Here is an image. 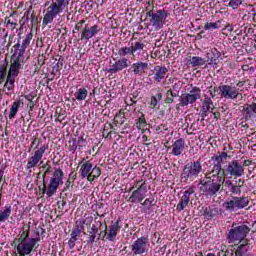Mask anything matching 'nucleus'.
Listing matches in <instances>:
<instances>
[{
    "mask_svg": "<svg viewBox=\"0 0 256 256\" xmlns=\"http://www.w3.org/2000/svg\"><path fill=\"white\" fill-rule=\"evenodd\" d=\"M245 165H247V161L241 164L239 161L234 160L228 164L226 171L231 177H243L245 175Z\"/></svg>",
    "mask_w": 256,
    "mask_h": 256,
    "instance_id": "14",
    "label": "nucleus"
},
{
    "mask_svg": "<svg viewBox=\"0 0 256 256\" xmlns=\"http://www.w3.org/2000/svg\"><path fill=\"white\" fill-rule=\"evenodd\" d=\"M225 29H226V31H228L229 33H233V27L231 26V24H228Z\"/></svg>",
    "mask_w": 256,
    "mask_h": 256,
    "instance_id": "49",
    "label": "nucleus"
},
{
    "mask_svg": "<svg viewBox=\"0 0 256 256\" xmlns=\"http://www.w3.org/2000/svg\"><path fill=\"white\" fill-rule=\"evenodd\" d=\"M118 55L120 56V58L127 57V55H132L131 47H121L118 50Z\"/></svg>",
    "mask_w": 256,
    "mask_h": 256,
    "instance_id": "38",
    "label": "nucleus"
},
{
    "mask_svg": "<svg viewBox=\"0 0 256 256\" xmlns=\"http://www.w3.org/2000/svg\"><path fill=\"white\" fill-rule=\"evenodd\" d=\"M149 249V239L146 237L138 238L131 245V250L133 255H143V253H147Z\"/></svg>",
    "mask_w": 256,
    "mask_h": 256,
    "instance_id": "15",
    "label": "nucleus"
},
{
    "mask_svg": "<svg viewBox=\"0 0 256 256\" xmlns=\"http://www.w3.org/2000/svg\"><path fill=\"white\" fill-rule=\"evenodd\" d=\"M76 241H77V238H74L73 236L70 237V239L68 241L69 249H74L75 248Z\"/></svg>",
    "mask_w": 256,
    "mask_h": 256,
    "instance_id": "46",
    "label": "nucleus"
},
{
    "mask_svg": "<svg viewBox=\"0 0 256 256\" xmlns=\"http://www.w3.org/2000/svg\"><path fill=\"white\" fill-rule=\"evenodd\" d=\"M79 174L82 179H87V181L92 183L94 179H99V177H101V168L97 166L93 167V163L90 161H82Z\"/></svg>",
    "mask_w": 256,
    "mask_h": 256,
    "instance_id": "5",
    "label": "nucleus"
},
{
    "mask_svg": "<svg viewBox=\"0 0 256 256\" xmlns=\"http://www.w3.org/2000/svg\"><path fill=\"white\" fill-rule=\"evenodd\" d=\"M96 237H97V234H90L89 237H88V243L93 245V243H95Z\"/></svg>",
    "mask_w": 256,
    "mask_h": 256,
    "instance_id": "48",
    "label": "nucleus"
},
{
    "mask_svg": "<svg viewBox=\"0 0 256 256\" xmlns=\"http://www.w3.org/2000/svg\"><path fill=\"white\" fill-rule=\"evenodd\" d=\"M45 151H47V146L43 145L39 147L37 145L34 149V152L28 158L26 169H35V167H39V165H43V156L45 155Z\"/></svg>",
    "mask_w": 256,
    "mask_h": 256,
    "instance_id": "6",
    "label": "nucleus"
},
{
    "mask_svg": "<svg viewBox=\"0 0 256 256\" xmlns=\"http://www.w3.org/2000/svg\"><path fill=\"white\" fill-rule=\"evenodd\" d=\"M70 0H56L52 1L50 7L47 8L46 14L43 18V25H49L53 23V19L60 15V13H67L69 11Z\"/></svg>",
    "mask_w": 256,
    "mask_h": 256,
    "instance_id": "2",
    "label": "nucleus"
},
{
    "mask_svg": "<svg viewBox=\"0 0 256 256\" xmlns=\"http://www.w3.org/2000/svg\"><path fill=\"white\" fill-rule=\"evenodd\" d=\"M195 193V188L190 187L184 191L178 205L176 206L177 211H184L191 202V196Z\"/></svg>",
    "mask_w": 256,
    "mask_h": 256,
    "instance_id": "17",
    "label": "nucleus"
},
{
    "mask_svg": "<svg viewBox=\"0 0 256 256\" xmlns=\"http://www.w3.org/2000/svg\"><path fill=\"white\" fill-rule=\"evenodd\" d=\"M225 187H233V182H231V180H226Z\"/></svg>",
    "mask_w": 256,
    "mask_h": 256,
    "instance_id": "50",
    "label": "nucleus"
},
{
    "mask_svg": "<svg viewBox=\"0 0 256 256\" xmlns=\"http://www.w3.org/2000/svg\"><path fill=\"white\" fill-rule=\"evenodd\" d=\"M88 95L89 91H87V88H78L74 93V99L76 101H85Z\"/></svg>",
    "mask_w": 256,
    "mask_h": 256,
    "instance_id": "29",
    "label": "nucleus"
},
{
    "mask_svg": "<svg viewBox=\"0 0 256 256\" xmlns=\"http://www.w3.org/2000/svg\"><path fill=\"white\" fill-rule=\"evenodd\" d=\"M241 185H243V180H242V179H239V180H238V186L241 187Z\"/></svg>",
    "mask_w": 256,
    "mask_h": 256,
    "instance_id": "54",
    "label": "nucleus"
},
{
    "mask_svg": "<svg viewBox=\"0 0 256 256\" xmlns=\"http://www.w3.org/2000/svg\"><path fill=\"white\" fill-rule=\"evenodd\" d=\"M167 73L169 70L165 66H156L153 70V80L156 83H161V81H165L167 78Z\"/></svg>",
    "mask_w": 256,
    "mask_h": 256,
    "instance_id": "18",
    "label": "nucleus"
},
{
    "mask_svg": "<svg viewBox=\"0 0 256 256\" xmlns=\"http://www.w3.org/2000/svg\"><path fill=\"white\" fill-rule=\"evenodd\" d=\"M5 77H7V68L1 67L0 68V85L5 81Z\"/></svg>",
    "mask_w": 256,
    "mask_h": 256,
    "instance_id": "43",
    "label": "nucleus"
},
{
    "mask_svg": "<svg viewBox=\"0 0 256 256\" xmlns=\"http://www.w3.org/2000/svg\"><path fill=\"white\" fill-rule=\"evenodd\" d=\"M45 173H49V168H47L46 172Z\"/></svg>",
    "mask_w": 256,
    "mask_h": 256,
    "instance_id": "60",
    "label": "nucleus"
},
{
    "mask_svg": "<svg viewBox=\"0 0 256 256\" xmlns=\"http://www.w3.org/2000/svg\"><path fill=\"white\" fill-rule=\"evenodd\" d=\"M33 39V33H29L27 34V36L25 37V39L22 42L21 48L20 49H16L14 51V53H17L18 55H25V51L27 49V47H29V45H31V40Z\"/></svg>",
    "mask_w": 256,
    "mask_h": 256,
    "instance_id": "25",
    "label": "nucleus"
},
{
    "mask_svg": "<svg viewBox=\"0 0 256 256\" xmlns=\"http://www.w3.org/2000/svg\"><path fill=\"white\" fill-rule=\"evenodd\" d=\"M113 61L114 63L107 69V73H111V75H115V73H119L131 65V60L126 57L114 58Z\"/></svg>",
    "mask_w": 256,
    "mask_h": 256,
    "instance_id": "13",
    "label": "nucleus"
},
{
    "mask_svg": "<svg viewBox=\"0 0 256 256\" xmlns=\"http://www.w3.org/2000/svg\"><path fill=\"white\" fill-rule=\"evenodd\" d=\"M35 245H37V239L29 237V229L23 230L20 234V237L18 238V244L16 246L18 255H31L33 249L35 248Z\"/></svg>",
    "mask_w": 256,
    "mask_h": 256,
    "instance_id": "3",
    "label": "nucleus"
},
{
    "mask_svg": "<svg viewBox=\"0 0 256 256\" xmlns=\"http://www.w3.org/2000/svg\"><path fill=\"white\" fill-rule=\"evenodd\" d=\"M4 87H6L9 92L13 91V89H15V77L8 75Z\"/></svg>",
    "mask_w": 256,
    "mask_h": 256,
    "instance_id": "34",
    "label": "nucleus"
},
{
    "mask_svg": "<svg viewBox=\"0 0 256 256\" xmlns=\"http://www.w3.org/2000/svg\"><path fill=\"white\" fill-rule=\"evenodd\" d=\"M249 231H251V228L247 225H240L232 228L228 233L229 242L243 241V239L247 237Z\"/></svg>",
    "mask_w": 256,
    "mask_h": 256,
    "instance_id": "12",
    "label": "nucleus"
},
{
    "mask_svg": "<svg viewBox=\"0 0 256 256\" xmlns=\"http://www.w3.org/2000/svg\"><path fill=\"white\" fill-rule=\"evenodd\" d=\"M243 115H245L246 118H251L253 117V114H256V103H252V104H245L243 106Z\"/></svg>",
    "mask_w": 256,
    "mask_h": 256,
    "instance_id": "27",
    "label": "nucleus"
},
{
    "mask_svg": "<svg viewBox=\"0 0 256 256\" xmlns=\"http://www.w3.org/2000/svg\"><path fill=\"white\" fill-rule=\"evenodd\" d=\"M76 223L80 227H85V225H87V227H90L91 223H93V216H88L85 219H79L76 221Z\"/></svg>",
    "mask_w": 256,
    "mask_h": 256,
    "instance_id": "36",
    "label": "nucleus"
},
{
    "mask_svg": "<svg viewBox=\"0 0 256 256\" xmlns=\"http://www.w3.org/2000/svg\"><path fill=\"white\" fill-rule=\"evenodd\" d=\"M136 127L137 129H145V127H147V121H145V116H141L138 119V122L136 123Z\"/></svg>",
    "mask_w": 256,
    "mask_h": 256,
    "instance_id": "42",
    "label": "nucleus"
},
{
    "mask_svg": "<svg viewBox=\"0 0 256 256\" xmlns=\"http://www.w3.org/2000/svg\"><path fill=\"white\" fill-rule=\"evenodd\" d=\"M183 151H185V140L179 138L172 144V155H174L175 157H179V155H181Z\"/></svg>",
    "mask_w": 256,
    "mask_h": 256,
    "instance_id": "20",
    "label": "nucleus"
},
{
    "mask_svg": "<svg viewBox=\"0 0 256 256\" xmlns=\"http://www.w3.org/2000/svg\"><path fill=\"white\" fill-rule=\"evenodd\" d=\"M147 202H149V199H146V200H145V204H146V205H147Z\"/></svg>",
    "mask_w": 256,
    "mask_h": 256,
    "instance_id": "59",
    "label": "nucleus"
},
{
    "mask_svg": "<svg viewBox=\"0 0 256 256\" xmlns=\"http://www.w3.org/2000/svg\"><path fill=\"white\" fill-rule=\"evenodd\" d=\"M173 102V97H166L165 103H172Z\"/></svg>",
    "mask_w": 256,
    "mask_h": 256,
    "instance_id": "52",
    "label": "nucleus"
},
{
    "mask_svg": "<svg viewBox=\"0 0 256 256\" xmlns=\"http://www.w3.org/2000/svg\"><path fill=\"white\" fill-rule=\"evenodd\" d=\"M230 191L232 195H239L241 193V186H232Z\"/></svg>",
    "mask_w": 256,
    "mask_h": 256,
    "instance_id": "45",
    "label": "nucleus"
},
{
    "mask_svg": "<svg viewBox=\"0 0 256 256\" xmlns=\"http://www.w3.org/2000/svg\"><path fill=\"white\" fill-rule=\"evenodd\" d=\"M224 159H227V153H225V152H223L219 156H216V161H217L216 165H220V167H221V163H223Z\"/></svg>",
    "mask_w": 256,
    "mask_h": 256,
    "instance_id": "44",
    "label": "nucleus"
},
{
    "mask_svg": "<svg viewBox=\"0 0 256 256\" xmlns=\"http://www.w3.org/2000/svg\"><path fill=\"white\" fill-rule=\"evenodd\" d=\"M202 171L203 166H201V162L188 163L183 169L182 179H185V181H195Z\"/></svg>",
    "mask_w": 256,
    "mask_h": 256,
    "instance_id": "7",
    "label": "nucleus"
},
{
    "mask_svg": "<svg viewBox=\"0 0 256 256\" xmlns=\"http://www.w3.org/2000/svg\"><path fill=\"white\" fill-rule=\"evenodd\" d=\"M249 205V199L245 197H232L223 203V207L226 211H239V209H245Z\"/></svg>",
    "mask_w": 256,
    "mask_h": 256,
    "instance_id": "9",
    "label": "nucleus"
},
{
    "mask_svg": "<svg viewBox=\"0 0 256 256\" xmlns=\"http://www.w3.org/2000/svg\"><path fill=\"white\" fill-rule=\"evenodd\" d=\"M217 215H219V208L208 207V208H205L204 210V217L208 221H211V219H215Z\"/></svg>",
    "mask_w": 256,
    "mask_h": 256,
    "instance_id": "28",
    "label": "nucleus"
},
{
    "mask_svg": "<svg viewBox=\"0 0 256 256\" xmlns=\"http://www.w3.org/2000/svg\"><path fill=\"white\" fill-rule=\"evenodd\" d=\"M145 199V191H143V187H139L137 190L132 192V195L129 198L131 203H141Z\"/></svg>",
    "mask_w": 256,
    "mask_h": 256,
    "instance_id": "23",
    "label": "nucleus"
},
{
    "mask_svg": "<svg viewBox=\"0 0 256 256\" xmlns=\"http://www.w3.org/2000/svg\"><path fill=\"white\" fill-rule=\"evenodd\" d=\"M149 68V63L147 62H136L133 63L131 66L132 72L134 73V75H143V73H145V71H147V69Z\"/></svg>",
    "mask_w": 256,
    "mask_h": 256,
    "instance_id": "21",
    "label": "nucleus"
},
{
    "mask_svg": "<svg viewBox=\"0 0 256 256\" xmlns=\"http://www.w3.org/2000/svg\"><path fill=\"white\" fill-rule=\"evenodd\" d=\"M19 107H21V100H15L10 108L9 119H15L17 113H19Z\"/></svg>",
    "mask_w": 256,
    "mask_h": 256,
    "instance_id": "30",
    "label": "nucleus"
},
{
    "mask_svg": "<svg viewBox=\"0 0 256 256\" xmlns=\"http://www.w3.org/2000/svg\"><path fill=\"white\" fill-rule=\"evenodd\" d=\"M15 47H16V49H21V44L17 43V44L15 45Z\"/></svg>",
    "mask_w": 256,
    "mask_h": 256,
    "instance_id": "56",
    "label": "nucleus"
},
{
    "mask_svg": "<svg viewBox=\"0 0 256 256\" xmlns=\"http://www.w3.org/2000/svg\"><path fill=\"white\" fill-rule=\"evenodd\" d=\"M188 61H189V64L191 65V67H201V66L205 65V63H206L204 58H201L199 56L190 57V59Z\"/></svg>",
    "mask_w": 256,
    "mask_h": 256,
    "instance_id": "32",
    "label": "nucleus"
},
{
    "mask_svg": "<svg viewBox=\"0 0 256 256\" xmlns=\"http://www.w3.org/2000/svg\"><path fill=\"white\" fill-rule=\"evenodd\" d=\"M130 49L132 51V57H135V55H141V51L145 49V44L141 41H137L135 43H131Z\"/></svg>",
    "mask_w": 256,
    "mask_h": 256,
    "instance_id": "26",
    "label": "nucleus"
},
{
    "mask_svg": "<svg viewBox=\"0 0 256 256\" xmlns=\"http://www.w3.org/2000/svg\"><path fill=\"white\" fill-rule=\"evenodd\" d=\"M147 15L150 17V25L153 27L154 31L163 29V25H165V21L167 19V11L158 10L156 13L150 11Z\"/></svg>",
    "mask_w": 256,
    "mask_h": 256,
    "instance_id": "10",
    "label": "nucleus"
},
{
    "mask_svg": "<svg viewBox=\"0 0 256 256\" xmlns=\"http://www.w3.org/2000/svg\"><path fill=\"white\" fill-rule=\"evenodd\" d=\"M221 27V20H218L217 22H207L204 25L205 31H215V29H219Z\"/></svg>",
    "mask_w": 256,
    "mask_h": 256,
    "instance_id": "35",
    "label": "nucleus"
},
{
    "mask_svg": "<svg viewBox=\"0 0 256 256\" xmlns=\"http://www.w3.org/2000/svg\"><path fill=\"white\" fill-rule=\"evenodd\" d=\"M97 233H99V228L97 227V225L93 224L91 227L90 234L97 235Z\"/></svg>",
    "mask_w": 256,
    "mask_h": 256,
    "instance_id": "47",
    "label": "nucleus"
},
{
    "mask_svg": "<svg viewBox=\"0 0 256 256\" xmlns=\"http://www.w3.org/2000/svg\"><path fill=\"white\" fill-rule=\"evenodd\" d=\"M225 183V170L219 164H214L212 170L205 174V177L200 181L199 189L201 193L207 197H213L221 191Z\"/></svg>",
    "mask_w": 256,
    "mask_h": 256,
    "instance_id": "1",
    "label": "nucleus"
},
{
    "mask_svg": "<svg viewBox=\"0 0 256 256\" xmlns=\"http://www.w3.org/2000/svg\"><path fill=\"white\" fill-rule=\"evenodd\" d=\"M245 85L244 82H238L236 84H224L219 86V95L221 99H230L231 101H235V99H239V97H243L241 94V87Z\"/></svg>",
    "mask_w": 256,
    "mask_h": 256,
    "instance_id": "4",
    "label": "nucleus"
},
{
    "mask_svg": "<svg viewBox=\"0 0 256 256\" xmlns=\"http://www.w3.org/2000/svg\"><path fill=\"white\" fill-rule=\"evenodd\" d=\"M85 229V226H80L79 224H77V222L75 223V227L71 232V237H74L77 239V237H79V235H81V232Z\"/></svg>",
    "mask_w": 256,
    "mask_h": 256,
    "instance_id": "37",
    "label": "nucleus"
},
{
    "mask_svg": "<svg viewBox=\"0 0 256 256\" xmlns=\"http://www.w3.org/2000/svg\"><path fill=\"white\" fill-rule=\"evenodd\" d=\"M243 5V0H230L228 3V7H231V9H239Z\"/></svg>",
    "mask_w": 256,
    "mask_h": 256,
    "instance_id": "41",
    "label": "nucleus"
},
{
    "mask_svg": "<svg viewBox=\"0 0 256 256\" xmlns=\"http://www.w3.org/2000/svg\"><path fill=\"white\" fill-rule=\"evenodd\" d=\"M1 179H3V171H0V183H1Z\"/></svg>",
    "mask_w": 256,
    "mask_h": 256,
    "instance_id": "57",
    "label": "nucleus"
},
{
    "mask_svg": "<svg viewBox=\"0 0 256 256\" xmlns=\"http://www.w3.org/2000/svg\"><path fill=\"white\" fill-rule=\"evenodd\" d=\"M35 143H37V138H35L32 143H31V147H33V145H35Z\"/></svg>",
    "mask_w": 256,
    "mask_h": 256,
    "instance_id": "55",
    "label": "nucleus"
},
{
    "mask_svg": "<svg viewBox=\"0 0 256 256\" xmlns=\"http://www.w3.org/2000/svg\"><path fill=\"white\" fill-rule=\"evenodd\" d=\"M5 23L7 29H10L11 31L17 29V22L11 18H5Z\"/></svg>",
    "mask_w": 256,
    "mask_h": 256,
    "instance_id": "40",
    "label": "nucleus"
},
{
    "mask_svg": "<svg viewBox=\"0 0 256 256\" xmlns=\"http://www.w3.org/2000/svg\"><path fill=\"white\" fill-rule=\"evenodd\" d=\"M213 108V100L210 97H205L202 102L201 117L205 119V117H207V113H209Z\"/></svg>",
    "mask_w": 256,
    "mask_h": 256,
    "instance_id": "22",
    "label": "nucleus"
},
{
    "mask_svg": "<svg viewBox=\"0 0 256 256\" xmlns=\"http://www.w3.org/2000/svg\"><path fill=\"white\" fill-rule=\"evenodd\" d=\"M11 217V206L6 205L0 210V223L7 221Z\"/></svg>",
    "mask_w": 256,
    "mask_h": 256,
    "instance_id": "31",
    "label": "nucleus"
},
{
    "mask_svg": "<svg viewBox=\"0 0 256 256\" xmlns=\"http://www.w3.org/2000/svg\"><path fill=\"white\" fill-rule=\"evenodd\" d=\"M201 99V89L197 86L193 87L189 92L184 93L180 97V107H188Z\"/></svg>",
    "mask_w": 256,
    "mask_h": 256,
    "instance_id": "8",
    "label": "nucleus"
},
{
    "mask_svg": "<svg viewBox=\"0 0 256 256\" xmlns=\"http://www.w3.org/2000/svg\"><path fill=\"white\" fill-rule=\"evenodd\" d=\"M59 185H63V170L56 169L48 185V190L46 192L47 197H53V195L57 193Z\"/></svg>",
    "mask_w": 256,
    "mask_h": 256,
    "instance_id": "11",
    "label": "nucleus"
},
{
    "mask_svg": "<svg viewBox=\"0 0 256 256\" xmlns=\"http://www.w3.org/2000/svg\"><path fill=\"white\" fill-rule=\"evenodd\" d=\"M97 33H99L98 25H93L91 27L85 26L82 30L81 40L85 39L86 41H89V39H93Z\"/></svg>",
    "mask_w": 256,
    "mask_h": 256,
    "instance_id": "19",
    "label": "nucleus"
},
{
    "mask_svg": "<svg viewBox=\"0 0 256 256\" xmlns=\"http://www.w3.org/2000/svg\"><path fill=\"white\" fill-rule=\"evenodd\" d=\"M163 99V94L157 93L155 96L150 98V107L151 109L158 108L159 109V102Z\"/></svg>",
    "mask_w": 256,
    "mask_h": 256,
    "instance_id": "33",
    "label": "nucleus"
},
{
    "mask_svg": "<svg viewBox=\"0 0 256 256\" xmlns=\"http://www.w3.org/2000/svg\"><path fill=\"white\" fill-rule=\"evenodd\" d=\"M21 63H23V55H18L17 52H14L11 58V66L8 75L17 77V75H19V69H21Z\"/></svg>",
    "mask_w": 256,
    "mask_h": 256,
    "instance_id": "16",
    "label": "nucleus"
},
{
    "mask_svg": "<svg viewBox=\"0 0 256 256\" xmlns=\"http://www.w3.org/2000/svg\"><path fill=\"white\" fill-rule=\"evenodd\" d=\"M43 191L44 192L47 191V187L45 185H44Z\"/></svg>",
    "mask_w": 256,
    "mask_h": 256,
    "instance_id": "58",
    "label": "nucleus"
},
{
    "mask_svg": "<svg viewBox=\"0 0 256 256\" xmlns=\"http://www.w3.org/2000/svg\"><path fill=\"white\" fill-rule=\"evenodd\" d=\"M119 231H121V226H119V220H118L109 227L108 235H107L108 241H115L117 237V233H119Z\"/></svg>",
    "mask_w": 256,
    "mask_h": 256,
    "instance_id": "24",
    "label": "nucleus"
},
{
    "mask_svg": "<svg viewBox=\"0 0 256 256\" xmlns=\"http://www.w3.org/2000/svg\"><path fill=\"white\" fill-rule=\"evenodd\" d=\"M167 95H171L172 99L177 96L172 90H168Z\"/></svg>",
    "mask_w": 256,
    "mask_h": 256,
    "instance_id": "51",
    "label": "nucleus"
},
{
    "mask_svg": "<svg viewBox=\"0 0 256 256\" xmlns=\"http://www.w3.org/2000/svg\"><path fill=\"white\" fill-rule=\"evenodd\" d=\"M236 256H245V254L241 253L240 251H237Z\"/></svg>",
    "mask_w": 256,
    "mask_h": 256,
    "instance_id": "53",
    "label": "nucleus"
},
{
    "mask_svg": "<svg viewBox=\"0 0 256 256\" xmlns=\"http://www.w3.org/2000/svg\"><path fill=\"white\" fill-rule=\"evenodd\" d=\"M205 61L208 65H217L219 62V55L213 54V56H211V54H207V60Z\"/></svg>",
    "mask_w": 256,
    "mask_h": 256,
    "instance_id": "39",
    "label": "nucleus"
}]
</instances>
